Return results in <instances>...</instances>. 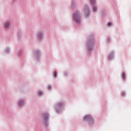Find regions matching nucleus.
<instances>
[{
	"label": "nucleus",
	"mask_w": 131,
	"mask_h": 131,
	"mask_svg": "<svg viewBox=\"0 0 131 131\" xmlns=\"http://www.w3.org/2000/svg\"><path fill=\"white\" fill-rule=\"evenodd\" d=\"M113 56H108V59H112L113 58Z\"/></svg>",
	"instance_id": "10"
},
{
	"label": "nucleus",
	"mask_w": 131,
	"mask_h": 131,
	"mask_svg": "<svg viewBox=\"0 0 131 131\" xmlns=\"http://www.w3.org/2000/svg\"><path fill=\"white\" fill-rule=\"evenodd\" d=\"M38 54L39 53V51H38Z\"/></svg>",
	"instance_id": "17"
},
{
	"label": "nucleus",
	"mask_w": 131,
	"mask_h": 131,
	"mask_svg": "<svg viewBox=\"0 0 131 131\" xmlns=\"http://www.w3.org/2000/svg\"><path fill=\"white\" fill-rule=\"evenodd\" d=\"M97 10V8L96 6H94L93 7V11L95 12V11H96Z\"/></svg>",
	"instance_id": "7"
},
{
	"label": "nucleus",
	"mask_w": 131,
	"mask_h": 131,
	"mask_svg": "<svg viewBox=\"0 0 131 131\" xmlns=\"http://www.w3.org/2000/svg\"><path fill=\"white\" fill-rule=\"evenodd\" d=\"M73 18L77 24H80V18L79 16L78 12L77 11H76L74 13Z\"/></svg>",
	"instance_id": "2"
},
{
	"label": "nucleus",
	"mask_w": 131,
	"mask_h": 131,
	"mask_svg": "<svg viewBox=\"0 0 131 131\" xmlns=\"http://www.w3.org/2000/svg\"><path fill=\"white\" fill-rule=\"evenodd\" d=\"M125 76H126L125 74L123 73L122 75V77H123V79H125Z\"/></svg>",
	"instance_id": "9"
},
{
	"label": "nucleus",
	"mask_w": 131,
	"mask_h": 131,
	"mask_svg": "<svg viewBox=\"0 0 131 131\" xmlns=\"http://www.w3.org/2000/svg\"><path fill=\"white\" fill-rule=\"evenodd\" d=\"M43 118L44 121L45 122V125L48 126V123H46V121H47V120H48V118H49L48 114L47 113H44L43 114Z\"/></svg>",
	"instance_id": "3"
},
{
	"label": "nucleus",
	"mask_w": 131,
	"mask_h": 131,
	"mask_svg": "<svg viewBox=\"0 0 131 131\" xmlns=\"http://www.w3.org/2000/svg\"><path fill=\"white\" fill-rule=\"evenodd\" d=\"M42 92H41V91H39V92H38V94H39V95H40L41 94H42Z\"/></svg>",
	"instance_id": "14"
},
{
	"label": "nucleus",
	"mask_w": 131,
	"mask_h": 131,
	"mask_svg": "<svg viewBox=\"0 0 131 131\" xmlns=\"http://www.w3.org/2000/svg\"><path fill=\"white\" fill-rule=\"evenodd\" d=\"M114 52H112L111 55H113V54H114Z\"/></svg>",
	"instance_id": "16"
},
{
	"label": "nucleus",
	"mask_w": 131,
	"mask_h": 131,
	"mask_svg": "<svg viewBox=\"0 0 131 131\" xmlns=\"http://www.w3.org/2000/svg\"><path fill=\"white\" fill-rule=\"evenodd\" d=\"M9 25H10L9 23H6L5 25V29H8L9 27Z\"/></svg>",
	"instance_id": "4"
},
{
	"label": "nucleus",
	"mask_w": 131,
	"mask_h": 131,
	"mask_svg": "<svg viewBox=\"0 0 131 131\" xmlns=\"http://www.w3.org/2000/svg\"><path fill=\"white\" fill-rule=\"evenodd\" d=\"M84 120L85 121H89V124H90V125L94 123V119L90 115H87L85 116V117H84Z\"/></svg>",
	"instance_id": "1"
},
{
	"label": "nucleus",
	"mask_w": 131,
	"mask_h": 131,
	"mask_svg": "<svg viewBox=\"0 0 131 131\" xmlns=\"http://www.w3.org/2000/svg\"><path fill=\"white\" fill-rule=\"evenodd\" d=\"M96 0H91V4L94 5L95 3Z\"/></svg>",
	"instance_id": "8"
},
{
	"label": "nucleus",
	"mask_w": 131,
	"mask_h": 131,
	"mask_svg": "<svg viewBox=\"0 0 131 131\" xmlns=\"http://www.w3.org/2000/svg\"><path fill=\"white\" fill-rule=\"evenodd\" d=\"M107 25L110 27V26H111V23H107Z\"/></svg>",
	"instance_id": "11"
},
{
	"label": "nucleus",
	"mask_w": 131,
	"mask_h": 131,
	"mask_svg": "<svg viewBox=\"0 0 131 131\" xmlns=\"http://www.w3.org/2000/svg\"><path fill=\"white\" fill-rule=\"evenodd\" d=\"M24 102L23 100H20L19 102V105H23L24 104Z\"/></svg>",
	"instance_id": "6"
},
{
	"label": "nucleus",
	"mask_w": 131,
	"mask_h": 131,
	"mask_svg": "<svg viewBox=\"0 0 131 131\" xmlns=\"http://www.w3.org/2000/svg\"><path fill=\"white\" fill-rule=\"evenodd\" d=\"M48 89H51V87L50 85H49V86H48Z\"/></svg>",
	"instance_id": "15"
},
{
	"label": "nucleus",
	"mask_w": 131,
	"mask_h": 131,
	"mask_svg": "<svg viewBox=\"0 0 131 131\" xmlns=\"http://www.w3.org/2000/svg\"><path fill=\"white\" fill-rule=\"evenodd\" d=\"M38 36L39 39H41V38L42 36V33H39V34H38Z\"/></svg>",
	"instance_id": "5"
},
{
	"label": "nucleus",
	"mask_w": 131,
	"mask_h": 131,
	"mask_svg": "<svg viewBox=\"0 0 131 131\" xmlns=\"http://www.w3.org/2000/svg\"><path fill=\"white\" fill-rule=\"evenodd\" d=\"M86 9H87V12L89 14L90 10H89V9H88V7L86 8Z\"/></svg>",
	"instance_id": "13"
},
{
	"label": "nucleus",
	"mask_w": 131,
	"mask_h": 131,
	"mask_svg": "<svg viewBox=\"0 0 131 131\" xmlns=\"http://www.w3.org/2000/svg\"><path fill=\"white\" fill-rule=\"evenodd\" d=\"M56 76H57L56 72H54V77H56Z\"/></svg>",
	"instance_id": "12"
}]
</instances>
